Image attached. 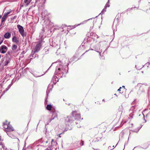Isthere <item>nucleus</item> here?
<instances>
[{
  "mask_svg": "<svg viewBox=\"0 0 150 150\" xmlns=\"http://www.w3.org/2000/svg\"><path fill=\"white\" fill-rule=\"evenodd\" d=\"M106 8L104 7V9H103L101 11V13L102 14H103L104 13V12L106 11Z\"/></svg>",
  "mask_w": 150,
  "mask_h": 150,
  "instance_id": "23",
  "label": "nucleus"
},
{
  "mask_svg": "<svg viewBox=\"0 0 150 150\" xmlns=\"http://www.w3.org/2000/svg\"><path fill=\"white\" fill-rule=\"evenodd\" d=\"M2 18H4V19H5L6 20V18H7V17H6V16H4V15H3V16Z\"/></svg>",
  "mask_w": 150,
  "mask_h": 150,
  "instance_id": "28",
  "label": "nucleus"
},
{
  "mask_svg": "<svg viewBox=\"0 0 150 150\" xmlns=\"http://www.w3.org/2000/svg\"><path fill=\"white\" fill-rule=\"evenodd\" d=\"M41 47V44L40 43L37 44L35 47L33 48L32 51V54H34L35 52H38L40 50Z\"/></svg>",
  "mask_w": 150,
  "mask_h": 150,
  "instance_id": "3",
  "label": "nucleus"
},
{
  "mask_svg": "<svg viewBox=\"0 0 150 150\" xmlns=\"http://www.w3.org/2000/svg\"><path fill=\"white\" fill-rule=\"evenodd\" d=\"M14 141L16 142V145L18 147L19 143V139L17 138H16L14 139Z\"/></svg>",
  "mask_w": 150,
  "mask_h": 150,
  "instance_id": "18",
  "label": "nucleus"
},
{
  "mask_svg": "<svg viewBox=\"0 0 150 150\" xmlns=\"http://www.w3.org/2000/svg\"><path fill=\"white\" fill-rule=\"evenodd\" d=\"M10 62V60L9 58L6 59V60L4 62V66H6Z\"/></svg>",
  "mask_w": 150,
  "mask_h": 150,
  "instance_id": "13",
  "label": "nucleus"
},
{
  "mask_svg": "<svg viewBox=\"0 0 150 150\" xmlns=\"http://www.w3.org/2000/svg\"><path fill=\"white\" fill-rule=\"evenodd\" d=\"M109 0H108V2H107L105 6V8H106L107 6H108V7H109L110 6V5L109 4Z\"/></svg>",
  "mask_w": 150,
  "mask_h": 150,
  "instance_id": "20",
  "label": "nucleus"
},
{
  "mask_svg": "<svg viewBox=\"0 0 150 150\" xmlns=\"http://www.w3.org/2000/svg\"><path fill=\"white\" fill-rule=\"evenodd\" d=\"M44 148V146H41L40 148L38 149V150H52L51 147H49L45 149Z\"/></svg>",
  "mask_w": 150,
  "mask_h": 150,
  "instance_id": "9",
  "label": "nucleus"
},
{
  "mask_svg": "<svg viewBox=\"0 0 150 150\" xmlns=\"http://www.w3.org/2000/svg\"><path fill=\"white\" fill-rule=\"evenodd\" d=\"M32 0H24V2L26 5H28L30 2Z\"/></svg>",
  "mask_w": 150,
  "mask_h": 150,
  "instance_id": "14",
  "label": "nucleus"
},
{
  "mask_svg": "<svg viewBox=\"0 0 150 150\" xmlns=\"http://www.w3.org/2000/svg\"><path fill=\"white\" fill-rule=\"evenodd\" d=\"M121 88V87H120V88L118 89L117 90L118 91H120V89Z\"/></svg>",
  "mask_w": 150,
  "mask_h": 150,
  "instance_id": "31",
  "label": "nucleus"
},
{
  "mask_svg": "<svg viewBox=\"0 0 150 150\" xmlns=\"http://www.w3.org/2000/svg\"><path fill=\"white\" fill-rule=\"evenodd\" d=\"M55 144H56V142L54 141L53 139H52L51 142L52 146H53Z\"/></svg>",
  "mask_w": 150,
  "mask_h": 150,
  "instance_id": "21",
  "label": "nucleus"
},
{
  "mask_svg": "<svg viewBox=\"0 0 150 150\" xmlns=\"http://www.w3.org/2000/svg\"><path fill=\"white\" fill-rule=\"evenodd\" d=\"M112 147H113V149H114L116 147V146H113Z\"/></svg>",
  "mask_w": 150,
  "mask_h": 150,
  "instance_id": "33",
  "label": "nucleus"
},
{
  "mask_svg": "<svg viewBox=\"0 0 150 150\" xmlns=\"http://www.w3.org/2000/svg\"><path fill=\"white\" fill-rule=\"evenodd\" d=\"M0 150H2V149L1 148H0Z\"/></svg>",
  "mask_w": 150,
  "mask_h": 150,
  "instance_id": "41",
  "label": "nucleus"
},
{
  "mask_svg": "<svg viewBox=\"0 0 150 150\" xmlns=\"http://www.w3.org/2000/svg\"><path fill=\"white\" fill-rule=\"evenodd\" d=\"M9 87L6 90V91H7L9 89Z\"/></svg>",
  "mask_w": 150,
  "mask_h": 150,
  "instance_id": "38",
  "label": "nucleus"
},
{
  "mask_svg": "<svg viewBox=\"0 0 150 150\" xmlns=\"http://www.w3.org/2000/svg\"><path fill=\"white\" fill-rule=\"evenodd\" d=\"M122 87H124L125 86H122Z\"/></svg>",
  "mask_w": 150,
  "mask_h": 150,
  "instance_id": "44",
  "label": "nucleus"
},
{
  "mask_svg": "<svg viewBox=\"0 0 150 150\" xmlns=\"http://www.w3.org/2000/svg\"><path fill=\"white\" fill-rule=\"evenodd\" d=\"M71 117L70 116H68L65 118V120L66 121L68 122H70L71 120Z\"/></svg>",
  "mask_w": 150,
  "mask_h": 150,
  "instance_id": "16",
  "label": "nucleus"
},
{
  "mask_svg": "<svg viewBox=\"0 0 150 150\" xmlns=\"http://www.w3.org/2000/svg\"><path fill=\"white\" fill-rule=\"evenodd\" d=\"M45 142L46 143H48V141H46V142Z\"/></svg>",
  "mask_w": 150,
  "mask_h": 150,
  "instance_id": "34",
  "label": "nucleus"
},
{
  "mask_svg": "<svg viewBox=\"0 0 150 150\" xmlns=\"http://www.w3.org/2000/svg\"><path fill=\"white\" fill-rule=\"evenodd\" d=\"M135 108V106H132L131 108L129 110V112L130 113V117H132V116L133 115V114L132 113L134 112V109Z\"/></svg>",
  "mask_w": 150,
  "mask_h": 150,
  "instance_id": "7",
  "label": "nucleus"
},
{
  "mask_svg": "<svg viewBox=\"0 0 150 150\" xmlns=\"http://www.w3.org/2000/svg\"><path fill=\"white\" fill-rule=\"evenodd\" d=\"M12 11L11 10L10 11H9L7 13H7V14L8 15L10 13H11V12H12Z\"/></svg>",
  "mask_w": 150,
  "mask_h": 150,
  "instance_id": "25",
  "label": "nucleus"
},
{
  "mask_svg": "<svg viewBox=\"0 0 150 150\" xmlns=\"http://www.w3.org/2000/svg\"><path fill=\"white\" fill-rule=\"evenodd\" d=\"M95 51H96L97 52L99 53V55H100V52L98 51H96V50H95Z\"/></svg>",
  "mask_w": 150,
  "mask_h": 150,
  "instance_id": "30",
  "label": "nucleus"
},
{
  "mask_svg": "<svg viewBox=\"0 0 150 150\" xmlns=\"http://www.w3.org/2000/svg\"><path fill=\"white\" fill-rule=\"evenodd\" d=\"M8 15L7 14V13H4V16H6V17H7Z\"/></svg>",
  "mask_w": 150,
  "mask_h": 150,
  "instance_id": "27",
  "label": "nucleus"
},
{
  "mask_svg": "<svg viewBox=\"0 0 150 150\" xmlns=\"http://www.w3.org/2000/svg\"><path fill=\"white\" fill-rule=\"evenodd\" d=\"M11 36V34L9 33H6L4 35V37L5 38L9 39Z\"/></svg>",
  "mask_w": 150,
  "mask_h": 150,
  "instance_id": "8",
  "label": "nucleus"
},
{
  "mask_svg": "<svg viewBox=\"0 0 150 150\" xmlns=\"http://www.w3.org/2000/svg\"><path fill=\"white\" fill-rule=\"evenodd\" d=\"M1 58V54H0V59Z\"/></svg>",
  "mask_w": 150,
  "mask_h": 150,
  "instance_id": "39",
  "label": "nucleus"
},
{
  "mask_svg": "<svg viewBox=\"0 0 150 150\" xmlns=\"http://www.w3.org/2000/svg\"><path fill=\"white\" fill-rule=\"evenodd\" d=\"M17 27L21 36L24 37V36L25 35L24 34V30L23 27L19 25H17Z\"/></svg>",
  "mask_w": 150,
  "mask_h": 150,
  "instance_id": "5",
  "label": "nucleus"
},
{
  "mask_svg": "<svg viewBox=\"0 0 150 150\" xmlns=\"http://www.w3.org/2000/svg\"><path fill=\"white\" fill-rule=\"evenodd\" d=\"M12 40L13 42L16 43H18L19 42L18 40H17V38L16 36L13 37Z\"/></svg>",
  "mask_w": 150,
  "mask_h": 150,
  "instance_id": "12",
  "label": "nucleus"
},
{
  "mask_svg": "<svg viewBox=\"0 0 150 150\" xmlns=\"http://www.w3.org/2000/svg\"><path fill=\"white\" fill-rule=\"evenodd\" d=\"M2 148L4 150H6L7 149L2 144H0V148Z\"/></svg>",
  "mask_w": 150,
  "mask_h": 150,
  "instance_id": "15",
  "label": "nucleus"
},
{
  "mask_svg": "<svg viewBox=\"0 0 150 150\" xmlns=\"http://www.w3.org/2000/svg\"><path fill=\"white\" fill-rule=\"evenodd\" d=\"M16 18V16H15L13 18V19H14Z\"/></svg>",
  "mask_w": 150,
  "mask_h": 150,
  "instance_id": "35",
  "label": "nucleus"
},
{
  "mask_svg": "<svg viewBox=\"0 0 150 150\" xmlns=\"http://www.w3.org/2000/svg\"><path fill=\"white\" fill-rule=\"evenodd\" d=\"M7 53L8 54H9V52H8Z\"/></svg>",
  "mask_w": 150,
  "mask_h": 150,
  "instance_id": "37",
  "label": "nucleus"
},
{
  "mask_svg": "<svg viewBox=\"0 0 150 150\" xmlns=\"http://www.w3.org/2000/svg\"><path fill=\"white\" fill-rule=\"evenodd\" d=\"M1 16L0 15V18H1Z\"/></svg>",
  "mask_w": 150,
  "mask_h": 150,
  "instance_id": "40",
  "label": "nucleus"
},
{
  "mask_svg": "<svg viewBox=\"0 0 150 150\" xmlns=\"http://www.w3.org/2000/svg\"><path fill=\"white\" fill-rule=\"evenodd\" d=\"M103 101H104V99H103Z\"/></svg>",
  "mask_w": 150,
  "mask_h": 150,
  "instance_id": "45",
  "label": "nucleus"
},
{
  "mask_svg": "<svg viewBox=\"0 0 150 150\" xmlns=\"http://www.w3.org/2000/svg\"><path fill=\"white\" fill-rule=\"evenodd\" d=\"M6 121L5 122L3 123V125L4 130L6 132L7 135L10 137L13 138V136L11 134V132L13 131L14 129L9 122L7 123Z\"/></svg>",
  "mask_w": 150,
  "mask_h": 150,
  "instance_id": "2",
  "label": "nucleus"
},
{
  "mask_svg": "<svg viewBox=\"0 0 150 150\" xmlns=\"http://www.w3.org/2000/svg\"><path fill=\"white\" fill-rule=\"evenodd\" d=\"M139 129H140L139 128H138L137 129V130L134 131H133V132H138V131H139Z\"/></svg>",
  "mask_w": 150,
  "mask_h": 150,
  "instance_id": "26",
  "label": "nucleus"
},
{
  "mask_svg": "<svg viewBox=\"0 0 150 150\" xmlns=\"http://www.w3.org/2000/svg\"><path fill=\"white\" fill-rule=\"evenodd\" d=\"M8 50V48L5 45H2L0 47V52L2 54H5Z\"/></svg>",
  "mask_w": 150,
  "mask_h": 150,
  "instance_id": "6",
  "label": "nucleus"
},
{
  "mask_svg": "<svg viewBox=\"0 0 150 150\" xmlns=\"http://www.w3.org/2000/svg\"><path fill=\"white\" fill-rule=\"evenodd\" d=\"M61 62L59 63L57 65L55 69V74L60 75H63V74H66L68 72V64H64V65H61Z\"/></svg>",
  "mask_w": 150,
  "mask_h": 150,
  "instance_id": "1",
  "label": "nucleus"
},
{
  "mask_svg": "<svg viewBox=\"0 0 150 150\" xmlns=\"http://www.w3.org/2000/svg\"><path fill=\"white\" fill-rule=\"evenodd\" d=\"M53 118L52 119H50V121H51L52 120L54 119V118L55 117L57 116V114L55 111H54L53 112V114H52Z\"/></svg>",
  "mask_w": 150,
  "mask_h": 150,
  "instance_id": "11",
  "label": "nucleus"
},
{
  "mask_svg": "<svg viewBox=\"0 0 150 150\" xmlns=\"http://www.w3.org/2000/svg\"><path fill=\"white\" fill-rule=\"evenodd\" d=\"M108 149H110V150H112V149H111V146H109L108 147Z\"/></svg>",
  "mask_w": 150,
  "mask_h": 150,
  "instance_id": "29",
  "label": "nucleus"
},
{
  "mask_svg": "<svg viewBox=\"0 0 150 150\" xmlns=\"http://www.w3.org/2000/svg\"><path fill=\"white\" fill-rule=\"evenodd\" d=\"M91 50H93L92 49H91Z\"/></svg>",
  "mask_w": 150,
  "mask_h": 150,
  "instance_id": "43",
  "label": "nucleus"
},
{
  "mask_svg": "<svg viewBox=\"0 0 150 150\" xmlns=\"http://www.w3.org/2000/svg\"><path fill=\"white\" fill-rule=\"evenodd\" d=\"M83 143H82V144L81 145H83Z\"/></svg>",
  "mask_w": 150,
  "mask_h": 150,
  "instance_id": "42",
  "label": "nucleus"
},
{
  "mask_svg": "<svg viewBox=\"0 0 150 150\" xmlns=\"http://www.w3.org/2000/svg\"><path fill=\"white\" fill-rule=\"evenodd\" d=\"M72 114L74 118L77 120L80 119L81 117L79 113H78L76 111H73L72 112Z\"/></svg>",
  "mask_w": 150,
  "mask_h": 150,
  "instance_id": "4",
  "label": "nucleus"
},
{
  "mask_svg": "<svg viewBox=\"0 0 150 150\" xmlns=\"http://www.w3.org/2000/svg\"><path fill=\"white\" fill-rule=\"evenodd\" d=\"M92 18H91V19H88L87 20H86V21H83L82 23H80V24H78L77 25H75L74 26H72V28H75L76 27L78 26H79V25H80L81 24H83L84 23H86L89 20L91 19Z\"/></svg>",
  "mask_w": 150,
  "mask_h": 150,
  "instance_id": "10",
  "label": "nucleus"
},
{
  "mask_svg": "<svg viewBox=\"0 0 150 150\" xmlns=\"http://www.w3.org/2000/svg\"><path fill=\"white\" fill-rule=\"evenodd\" d=\"M1 63L0 62V66H1Z\"/></svg>",
  "mask_w": 150,
  "mask_h": 150,
  "instance_id": "36",
  "label": "nucleus"
},
{
  "mask_svg": "<svg viewBox=\"0 0 150 150\" xmlns=\"http://www.w3.org/2000/svg\"><path fill=\"white\" fill-rule=\"evenodd\" d=\"M3 41H0V45L2 43Z\"/></svg>",
  "mask_w": 150,
  "mask_h": 150,
  "instance_id": "32",
  "label": "nucleus"
},
{
  "mask_svg": "<svg viewBox=\"0 0 150 150\" xmlns=\"http://www.w3.org/2000/svg\"><path fill=\"white\" fill-rule=\"evenodd\" d=\"M5 20H6L4 18H2L1 25H2L3 22H4V21Z\"/></svg>",
  "mask_w": 150,
  "mask_h": 150,
  "instance_id": "24",
  "label": "nucleus"
},
{
  "mask_svg": "<svg viewBox=\"0 0 150 150\" xmlns=\"http://www.w3.org/2000/svg\"><path fill=\"white\" fill-rule=\"evenodd\" d=\"M52 108V106L51 105H48L46 107V109L49 110H50Z\"/></svg>",
  "mask_w": 150,
  "mask_h": 150,
  "instance_id": "17",
  "label": "nucleus"
},
{
  "mask_svg": "<svg viewBox=\"0 0 150 150\" xmlns=\"http://www.w3.org/2000/svg\"><path fill=\"white\" fill-rule=\"evenodd\" d=\"M17 47V46L16 45H13L12 47V50H16Z\"/></svg>",
  "mask_w": 150,
  "mask_h": 150,
  "instance_id": "19",
  "label": "nucleus"
},
{
  "mask_svg": "<svg viewBox=\"0 0 150 150\" xmlns=\"http://www.w3.org/2000/svg\"><path fill=\"white\" fill-rule=\"evenodd\" d=\"M76 56H74L73 57H72V59H70V61L72 62L73 61H74V60H75V59H76Z\"/></svg>",
  "mask_w": 150,
  "mask_h": 150,
  "instance_id": "22",
  "label": "nucleus"
}]
</instances>
